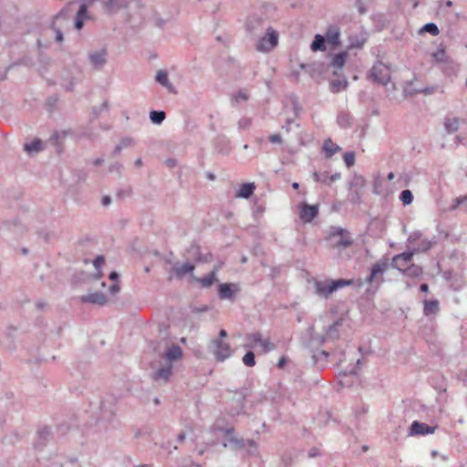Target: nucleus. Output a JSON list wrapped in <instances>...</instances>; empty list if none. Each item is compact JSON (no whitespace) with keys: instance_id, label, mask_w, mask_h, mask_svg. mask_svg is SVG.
Segmentation results:
<instances>
[{"instance_id":"a878e982","label":"nucleus","mask_w":467,"mask_h":467,"mask_svg":"<svg viewBox=\"0 0 467 467\" xmlns=\"http://www.w3.org/2000/svg\"><path fill=\"white\" fill-rule=\"evenodd\" d=\"M255 190V185L254 182H244L241 184L238 192L236 193L237 197L248 199L250 198Z\"/></svg>"},{"instance_id":"13d9d810","label":"nucleus","mask_w":467,"mask_h":467,"mask_svg":"<svg viewBox=\"0 0 467 467\" xmlns=\"http://www.w3.org/2000/svg\"><path fill=\"white\" fill-rule=\"evenodd\" d=\"M294 122L293 119H288L285 124L282 127L283 130H285L286 132L290 131V125Z\"/></svg>"},{"instance_id":"bb28decb","label":"nucleus","mask_w":467,"mask_h":467,"mask_svg":"<svg viewBox=\"0 0 467 467\" xmlns=\"http://www.w3.org/2000/svg\"><path fill=\"white\" fill-rule=\"evenodd\" d=\"M340 150V147L334 143L330 139L324 141L322 146V151L326 158L332 157L335 153Z\"/></svg>"},{"instance_id":"864d4df0","label":"nucleus","mask_w":467,"mask_h":467,"mask_svg":"<svg viewBox=\"0 0 467 467\" xmlns=\"http://www.w3.org/2000/svg\"><path fill=\"white\" fill-rule=\"evenodd\" d=\"M366 39L367 38L365 36H362L361 39L358 40L357 42H354L352 40V44H351L352 48L353 47H361L366 42Z\"/></svg>"},{"instance_id":"9d476101","label":"nucleus","mask_w":467,"mask_h":467,"mask_svg":"<svg viewBox=\"0 0 467 467\" xmlns=\"http://www.w3.org/2000/svg\"><path fill=\"white\" fill-rule=\"evenodd\" d=\"M436 426H429L426 423H421L417 420L413 421L410 427L409 435L410 436H417V435H427L432 434L435 432Z\"/></svg>"},{"instance_id":"09e8293b","label":"nucleus","mask_w":467,"mask_h":467,"mask_svg":"<svg viewBox=\"0 0 467 467\" xmlns=\"http://www.w3.org/2000/svg\"><path fill=\"white\" fill-rule=\"evenodd\" d=\"M123 149L130 147L133 144V140L130 137L121 139L119 143Z\"/></svg>"},{"instance_id":"5fc2aeb1","label":"nucleus","mask_w":467,"mask_h":467,"mask_svg":"<svg viewBox=\"0 0 467 467\" xmlns=\"http://www.w3.org/2000/svg\"><path fill=\"white\" fill-rule=\"evenodd\" d=\"M344 161H345V164L348 168H350V151H346L344 153Z\"/></svg>"},{"instance_id":"a18cd8bd","label":"nucleus","mask_w":467,"mask_h":467,"mask_svg":"<svg viewBox=\"0 0 467 467\" xmlns=\"http://www.w3.org/2000/svg\"><path fill=\"white\" fill-rule=\"evenodd\" d=\"M366 181L362 176L354 175L352 177V186L363 187Z\"/></svg>"},{"instance_id":"20e7f679","label":"nucleus","mask_w":467,"mask_h":467,"mask_svg":"<svg viewBox=\"0 0 467 467\" xmlns=\"http://www.w3.org/2000/svg\"><path fill=\"white\" fill-rule=\"evenodd\" d=\"M327 239L332 246L337 248H340L341 246L348 247L350 245V239L348 237V231L341 227L331 226Z\"/></svg>"},{"instance_id":"3c124183","label":"nucleus","mask_w":467,"mask_h":467,"mask_svg":"<svg viewBox=\"0 0 467 467\" xmlns=\"http://www.w3.org/2000/svg\"><path fill=\"white\" fill-rule=\"evenodd\" d=\"M269 141L272 143H281L282 138L279 134H273L269 137Z\"/></svg>"},{"instance_id":"2f4dec72","label":"nucleus","mask_w":467,"mask_h":467,"mask_svg":"<svg viewBox=\"0 0 467 467\" xmlns=\"http://www.w3.org/2000/svg\"><path fill=\"white\" fill-rule=\"evenodd\" d=\"M337 384L341 389L350 386V374L347 370L340 371L337 374Z\"/></svg>"},{"instance_id":"c9c22d12","label":"nucleus","mask_w":467,"mask_h":467,"mask_svg":"<svg viewBox=\"0 0 467 467\" xmlns=\"http://www.w3.org/2000/svg\"><path fill=\"white\" fill-rule=\"evenodd\" d=\"M166 114L163 110H151L150 112V119L152 123L160 125L165 119Z\"/></svg>"},{"instance_id":"37998d69","label":"nucleus","mask_w":467,"mask_h":467,"mask_svg":"<svg viewBox=\"0 0 467 467\" xmlns=\"http://www.w3.org/2000/svg\"><path fill=\"white\" fill-rule=\"evenodd\" d=\"M328 353L325 350L317 351L312 355L313 362L317 363L319 360H327Z\"/></svg>"},{"instance_id":"c756f323","label":"nucleus","mask_w":467,"mask_h":467,"mask_svg":"<svg viewBox=\"0 0 467 467\" xmlns=\"http://www.w3.org/2000/svg\"><path fill=\"white\" fill-rule=\"evenodd\" d=\"M51 429L49 427H43L38 431V441L35 444L36 447L43 446L51 437Z\"/></svg>"},{"instance_id":"603ef678","label":"nucleus","mask_w":467,"mask_h":467,"mask_svg":"<svg viewBox=\"0 0 467 467\" xmlns=\"http://www.w3.org/2000/svg\"><path fill=\"white\" fill-rule=\"evenodd\" d=\"M119 292V283H114L112 285H110L109 293L111 294V296H115Z\"/></svg>"},{"instance_id":"6e6d98bb","label":"nucleus","mask_w":467,"mask_h":467,"mask_svg":"<svg viewBox=\"0 0 467 467\" xmlns=\"http://www.w3.org/2000/svg\"><path fill=\"white\" fill-rule=\"evenodd\" d=\"M320 454V451L317 448H312L309 451H308V456L310 458H314V457H317Z\"/></svg>"},{"instance_id":"7c9ffc66","label":"nucleus","mask_w":467,"mask_h":467,"mask_svg":"<svg viewBox=\"0 0 467 467\" xmlns=\"http://www.w3.org/2000/svg\"><path fill=\"white\" fill-rule=\"evenodd\" d=\"M439 311L438 300H425L423 312L426 316L436 314Z\"/></svg>"},{"instance_id":"473e14b6","label":"nucleus","mask_w":467,"mask_h":467,"mask_svg":"<svg viewBox=\"0 0 467 467\" xmlns=\"http://www.w3.org/2000/svg\"><path fill=\"white\" fill-rule=\"evenodd\" d=\"M42 141L39 139H35L30 143H26L24 145V150L29 154L37 152L42 150Z\"/></svg>"},{"instance_id":"ddd939ff","label":"nucleus","mask_w":467,"mask_h":467,"mask_svg":"<svg viewBox=\"0 0 467 467\" xmlns=\"http://www.w3.org/2000/svg\"><path fill=\"white\" fill-rule=\"evenodd\" d=\"M88 59L94 68L100 69L106 64L107 52L105 49L90 52Z\"/></svg>"},{"instance_id":"de8ad7c7","label":"nucleus","mask_w":467,"mask_h":467,"mask_svg":"<svg viewBox=\"0 0 467 467\" xmlns=\"http://www.w3.org/2000/svg\"><path fill=\"white\" fill-rule=\"evenodd\" d=\"M314 178H315L316 182H327V181L328 179V174H327V172L320 173V172L316 171V172H314Z\"/></svg>"},{"instance_id":"b1692460","label":"nucleus","mask_w":467,"mask_h":467,"mask_svg":"<svg viewBox=\"0 0 467 467\" xmlns=\"http://www.w3.org/2000/svg\"><path fill=\"white\" fill-rule=\"evenodd\" d=\"M219 268L215 267L208 275L204 277H193L194 280L203 288H208L217 281V272Z\"/></svg>"},{"instance_id":"6ab92c4d","label":"nucleus","mask_w":467,"mask_h":467,"mask_svg":"<svg viewBox=\"0 0 467 467\" xmlns=\"http://www.w3.org/2000/svg\"><path fill=\"white\" fill-rule=\"evenodd\" d=\"M413 254V252H404L402 254H396L392 258L393 266L398 268L400 271L404 270V267L412 260Z\"/></svg>"},{"instance_id":"052dcab7","label":"nucleus","mask_w":467,"mask_h":467,"mask_svg":"<svg viewBox=\"0 0 467 467\" xmlns=\"http://www.w3.org/2000/svg\"><path fill=\"white\" fill-rule=\"evenodd\" d=\"M122 150H123V148L119 144H118V145L115 146V148H114V150L112 151V154L114 156H116V155L119 154Z\"/></svg>"},{"instance_id":"aec40b11","label":"nucleus","mask_w":467,"mask_h":467,"mask_svg":"<svg viewBox=\"0 0 467 467\" xmlns=\"http://www.w3.org/2000/svg\"><path fill=\"white\" fill-rule=\"evenodd\" d=\"M224 441L223 446H234V448H244V441L243 439H237L234 437V431L233 428L226 429L224 431Z\"/></svg>"},{"instance_id":"4c0bfd02","label":"nucleus","mask_w":467,"mask_h":467,"mask_svg":"<svg viewBox=\"0 0 467 467\" xmlns=\"http://www.w3.org/2000/svg\"><path fill=\"white\" fill-rule=\"evenodd\" d=\"M249 96L244 90H239L232 95V100L234 104H239L241 101L248 100Z\"/></svg>"},{"instance_id":"79ce46f5","label":"nucleus","mask_w":467,"mask_h":467,"mask_svg":"<svg viewBox=\"0 0 467 467\" xmlns=\"http://www.w3.org/2000/svg\"><path fill=\"white\" fill-rule=\"evenodd\" d=\"M421 32L425 31V32H428L430 34H431L432 36H438L440 31H439V28L438 26L433 24V23H429V24H426L420 30Z\"/></svg>"},{"instance_id":"f704fd0d","label":"nucleus","mask_w":467,"mask_h":467,"mask_svg":"<svg viewBox=\"0 0 467 467\" xmlns=\"http://www.w3.org/2000/svg\"><path fill=\"white\" fill-rule=\"evenodd\" d=\"M347 54L346 52H341L334 56L331 66L337 69H341L346 62Z\"/></svg>"},{"instance_id":"39448f33","label":"nucleus","mask_w":467,"mask_h":467,"mask_svg":"<svg viewBox=\"0 0 467 467\" xmlns=\"http://www.w3.org/2000/svg\"><path fill=\"white\" fill-rule=\"evenodd\" d=\"M369 79L379 85H387L390 80V69L385 64L376 63L369 73Z\"/></svg>"},{"instance_id":"4468645a","label":"nucleus","mask_w":467,"mask_h":467,"mask_svg":"<svg viewBox=\"0 0 467 467\" xmlns=\"http://www.w3.org/2000/svg\"><path fill=\"white\" fill-rule=\"evenodd\" d=\"M324 36L326 37V42L333 47L340 44V30L335 25L329 26L327 28Z\"/></svg>"},{"instance_id":"4be33fe9","label":"nucleus","mask_w":467,"mask_h":467,"mask_svg":"<svg viewBox=\"0 0 467 467\" xmlns=\"http://www.w3.org/2000/svg\"><path fill=\"white\" fill-rule=\"evenodd\" d=\"M188 253L191 254L192 259L197 263H207L210 261L211 254H203L201 252L200 246L197 244H192L188 250Z\"/></svg>"},{"instance_id":"338daca9","label":"nucleus","mask_w":467,"mask_h":467,"mask_svg":"<svg viewBox=\"0 0 467 467\" xmlns=\"http://www.w3.org/2000/svg\"><path fill=\"white\" fill-rule=\"evenodd\" d=\"M420 291L426 293L429 291V285L427 284H422L420 286Z\"/></svg>"},{"instance_id":"c85d7f7f","label":"nucleus","mask_w":467,"mask_h":467,"mask_svg":"<svg viewBox=\"0 0 467 467\" xmlns=\"http://www.w3.org/2000/svg\"><path fill=\"white\" fill-rule=\"evenodd\" d=\"M311 50L314 52L317 51H325L326 50V37L323 35L317 34L314 36V40L311 43Z\"/></svg>"},{"instance_id":"c03bdc74","label":"nucleus","mask_w":467,"mask_h":467,"mask_svg":"<svg viewBox=\"0 0 467 467\" xmlns=\"http://www.w3.org/2000/svg\"><path fill=\"white\" fill-rule=\"evenodd\" d=\"M237 125L240 130H247L252 125V119L247 117H243L240 119Z\"/></svg>"},{"instance_id":"a19ab883","label":"nucleus","mask_w":467,"mask_h":467,"mask_svg":"<svg viewBox=\"0 0 467 467\" xmlns=\"http://www.w3.org/2000/svg\"><path fill=\"white\" fill-rule=\"evenodd\" d=\"M400 199L404 205H409L413 201V195L410 190H404L401 192Z\"/></svg>"},{"instance_id":"72a5a7b5","label":"nucleus","mask_w":467,"mask_h":467,"mask_svg":"<svg viewBox=\"0 0 467 467\" xmlns=\"http://www.w3.org/2000/svg\"><path fill=\"white\" fill-rule=\"evenodd\" d=\"M460 120L457 118H446L444 127L449 133L455 132L459 129Z\"/></svg>"},{"instance_id":"0eeeda50","label":"nucleus","mask_w":467,"mask_h":467,"mask_svg":"<svg viewBox=\"0 0 467 467\" xmlns=\"http://www.w3.org/2000/svg\"><path fill=\"white\" fill-rule=\"evenodd\" d=\"M389 268V262L387 259H380L376 262L370 270L369 275L367 277L368 283L376 282L378 285L384 282L383 275Z\"/></svg>"},{"instance_id":"f03ea898","label":"nucleus","mask_w":467,"mask_h":467,"mask_svg":"<svg viewBox=\"0 0 467 467\" xmlns=\"http://www.w3.org/2000/svg\"><path fill=\"white\" fill-rule=\"evenodd\" d=\"M350 285V279L337 280H315V294L323 298H328L334 292L343 287Z\"/></svg>"},{"instance_id":"423d86ee","label":"nucleus","mask_w":467,"mask_h":467,"mask_svg":"<svg viewBox=\"0 0 467 467\" xmlns=\"http://www.w3.org/2000/svg\"><path fill=\"white\" fill-rule=\"evenodd\" d=\"M210 348L218 362H223L232 356V349L228 343L221 338H215L211 341Z\"/></svg>"},{"instance_id":"e2e57ef3","label":"nucleus","mask_w":467,"mask_h":467,"mask_svg":"<svg viewBox=\"0 0 467 467\" xmlns=\"http://www.w3.org/2000/svg\"><path fill=\"white\" fill-rule=\"evenodd\" d=\"M110 202H111V199H110L109 196H104L102 198V204L105 205V206L109 205L110 203Z\"/></svg>"},{"instance_id":"49530a36","label":"nucleus","mask_w":467,"mask_h":467,"mask_svg":"<svg viewBox=\"0 0 467 467\" xmlns=\"http://www.w3.org/2000/svg\"><path fill=\"white\" fill-rule=\"evenodd\" d=\"M103 264H104V256L103 255H98L93 261V265H94L96 270L99 272V274H100V268Z\"/></svg>"},{"instance_id":"e433bc0d","label":"nucleus","mask_w":467,"mask_h":467,"mask_svg":"<svg viewBox=\"0 0 467 467\" xmlns=\"http://www.w3.org/2000/svg\"><path fill=\"white\" fill-rule=\"evenodd\" d=\"M337 124L341 128H348L350 125V118L348 112H340L337 116Z\"/></svg>"},{"instance_id":"5701e85b","label":"nucleus","mask_w":467,"mask_h":467,"mask_svg":"<svg viewBox=\"0 0 467 467\" xmlns=\"http://www.w3.org/2000/svg\"><path fill=\"white\" fill-rule=\"evenodd\" d=\"M194 269L195 265L191 263L176 264L172 267V272L177 277L182 278L188 274H192Z\"/></svg>"},{"instance_id":"dca6fc26","label":"nucleus","mask_w":467,"mask_h":467,"mask_svg":"<svg viewBox=\"0 0 467 467\" xmlns=\"http://www.w3.org/2000/svg\"><path fill=\"white\" fill-rule=\"evenodd\" d=\"M318 214V206L304 203L300 210V218L305 223H310Z\"/></svg>"},{"instance_id":"6e6552de","label":"nucleus","mask_w":467,"mask_h":467,"mask_svg":"<svg viewBox=\"0 0 467 467\" xmlns=\"http://www.w3.org/2000/svg\"><path fill=\"white\" fill-rule=\"evenodd\" d=\"M114 414L113 404L107 400H102L100 403V416L98 421L99 424H101V429L107 430L109 428V425L114 418Z\"/></svg>"},{"instance_id":"9b49d317","label":"nucleus","mask_w":467,"mask_h":467,"mask_svg":"<svg viewBox=\"0 0 467 467\" xmlns=\"http://www.w3.org/2000/svg\"><path fill=\"white\" fill-rule=\"evenodd\" d=\"M238 291V285L233 283H223L218 287V295L221 299L232 300Z\"/></svg>"},{"instance_id":"bf43d9fd","label":"nucleus","mask_w":467,"mask_h":467,"mask_svg":"<svg viewBox=\"0 0 467 467\" xmlns=\"http://www.w3.org/2000/svg\"><path fill=\"white\" fill-rule=\"evenodd\" d=\"M166 164L168 167L170 168H173L176 166L177 162L174 159H167L166 160Z\"/></svg>"},{"instance_id":"4d7b16f0","label":"nucleus","mask_w":467,"mask_h":467,"mask_svg":"<svg viewBox=\"0 0 467 467\" xmlns=\"http://www.w3.org/2000/svg\"><path fill=\"white\" fill-rule=\"evenodd\" d=\"M109 279L111 281H114V283H118L119 282V274L116 272V271H112L110 274H109Z\"/></svg>"},{"instance_id":"680f3d73","label":"nucleus","mask_w":467,"mask_h":467,"mask_svg":"<svg viewBox=\"0 0 467 467\" xmlns=\"http://www.w3.org/2000/svg\"><path fill=\"white\" fill-rule=\"evenodd\" d=\"M165 24H166V21L164 19L159 18L156 20V26L160 28H162Z\"/></svg>"},{"instance_id":"7ed1b4c3","label":"nucleus","mask_w":467,"mask_h":467,"mask_svg":"<svg viewBox=\"0 0 467 467\" xmlns=\"http://www.w3.org/2000/svg\"><path fill=\"white\" fill-rule=\"evenodd\" d=\"M279 34L272 26H268L265 33L258 39L255 48L259 52L268 53L278 45Z\"/></svg>"},{"instance_id":"69168bd1","label":"nucleus","mask_w":467,"mask_h":467,"mask_svg":"<svg viewBox=\"0 0 467 467\" xmlns=\"http://www.w3.org/2000/svg\"><path fill=\"white\" fill-rule=\"evenodd\" d=\"M286 360L285 358H281L277 363L278 368H283L285 364Z\"/></svg>"},{"instance_id":"f257e3e1","label":"nucleus","mask_w":467,"mask_h":467,"mask_svg":"<svg viewBox=\"0 0 467 467\" xmlns=\"http://www.w3.org/2000/svg\"><path fill=\"white\" fill-rule=\"evenodd\" d=\"M76 5V2H70L54 16L51 26L56 33V40L57 42H61L63 40L62 30L70 26Z\"/></svg>"},{"instance_id":"0e129e2a","label":"nucleus","mask_w":467,"mask_h":467,"mask_svg":"<svg viewBox=\"0 0 467 467\" xmlns=\"http://www.w3.org/2000/svg\"><path fill=\"white\" fill-rule=\"evenodd\" d=\"M104 162V160L102 158H97L93 161V164L95 166L101 165Z\"/></svg>"},{"instance_id":"8fccbe9b","label":"nucleus","mask_w":467,"mask_h":467,"mask_svg":"<svg viewBox=\"0 0 467 467\" xmlns=\"http://www.w3.org/2000/svg\"><path fill=\"white\" fill-rule=\"evenodd\" d=\"M121 170H122V165L119 162H114L109 168V171L110 172H113V171L120 172Z\"/></svg>"},{"instance_id":"774afa93","label":"nucleus","mask_w":467,"mask_h":467,"mask_svg":"<svg viewBox=\"0 0 467 467\" xmlns=\"http://www.w3.org/2000/svg\"><path fill=\"white\" fill-rule=\"evenodd\" d=\"M179 442H182L185 440V434L183 432L180 433L177 437Z\"/></svg>"},{"instance_id":"cd10ccee","label":"nucleus","mask_w":467,"mask_h":467,"mask_svg":"<svg viewBox=\"0 0 467 467\" xmlns=\"http://www.w3.org/2000/svg\"><path fill=\"white\" fill-rule=\"evenodd\" d=\"M182 348L177 345H172L171 348L167 349L165 353V358L168 361H174L180 359L182 358Z\"/></svg>"},{"instance_id":"1a4fd4ad","label":"nucleus","mask_w":467,"mask_h":467,"mask_svg":"<svg viewBox=\"0 0 467 467\" xmlns=\"http://www.w3.org/2000/svg\"><path fill=\"white\" fill-rule=\"evenodd\" d=\"M343 320L338 319L335 321L331 326L327 327L326 330V335L320 338H316L313 335V327L309 328V334L311 337V341L317 340L318 344H322L325 340L327 339H336L339 336V327L342 326Z\"/></svg>"},{"instance_id":"412c9836","label":"nucleus","mask_w":467,"mask_h":467,"mask_svg":"<svg viewBox=\"0 0 467 467\" xmlns=\"http://www.w3.org/2000/svg\"><path fill=\"white\" fill-rule=\"evenodd\" d=\"M80 300L83 303H90L99 306H103L107 302L105 295L101 292H94L86 296H82Z\"/></svg>"},{"instance_id":"2eb2a0df","label":"nucleus","mask_w":467,"mask_h":467,"mask_svg":"<svg viewBox=\"0 0 467 467\" xmlns=\"http://www.w3.org/2000/svg\"><path fill=\"white\" fill-rule=\"evenodd\" d=\"M155 80L158 84L165 88L169 93L177 94V89L170 81L168 72L166 70H159L156 74Z\"/></svg>"},{"instance_id":"393cba45","label":"nucleus","mask_w":467,"mask_h":467,"mask_svg":"<svg viewBox=\"0 0 467 467\" xmlns=\"http://www.w3.org/2000/svg\"><path fill=\"white\" fill-rule=\"evenodd\" d=\"M330 90L333 93H338L348 87V79L344 76L337 77L330 80Z\"/></svg>"},{"instance_id":"ea45409f","label":"nucleus","mask_w":467,"mask_h":467,"mask_svg":"<svg viewBox=\"0 0 467 467\" xmlns=\"http://www.w3.org/2000/svg\"><path fill=\"white\" fill-rule=\"evenodd\" d=\"M243 362L247 367H254L255 365L254 353L251 350L247 351L243 357Z\"/></svg>"},{"instance_id":"a211bd4d","label":"nucleus","mask_w":467,"mask_h":467,"mask_svg":"<svg viewBox=\"0 0 467 467\" xmlns=\"http://www.w3.org/2000/svg\"><path fill=\"white\" fill-rule=\"evenodd\" d=\"M88 19H89L88 5L83 3L78 6L76 12V16L74 20L75 28L80 30L83 27L85 21H87Z\"/></svg>"},{"instance_id":"f8f14e48","label":"nucleus","mask_w":467,"mask_h":467,"mask_svg":"<svg viewBox=\"0 0 467 467\" xmlns=\"http://www.w3.org/2000/svg\"><path fill=\"white\" fill-rule=\"evenodd\" d=\"M247 338L253 341L254 344H258L263 348V351L267 353L275 349V345L270 342L269 338H263L260 332L249 334Z\"/></svg>"},{"instance_id":"58836bf2","label":"nucleus","mask_w":467,"mask_h":467,"mask_svg":"<svg viewBox=\"0 0 467 467\" xmlns=\"http://www.w3.org/2000/svg\"><path fill=\"white\" fill-rule=\"evenodd\" d=\"M407 275L409 276H412V277H417V276H420L421 274H422V269L421 267L418 266V265H411L410 267H408L407 269H404L402 270Z\"/></svg>"},{"instance_id":"f3484780","label":"nucleus","mask_w":467,"mask_h":467,"mask_svg":"<svg viewBox=\"0 0 467 467\" xmlns=\"http://www.w3.org/2000/svg\"><path fill=\"white\" fill-rule=\"evenodd\" d=\"M172 372V365L169 364L167 366L159 368L152 373V379L156 382L166 383L169 381Z\"/></svg>"}]
</instances>
